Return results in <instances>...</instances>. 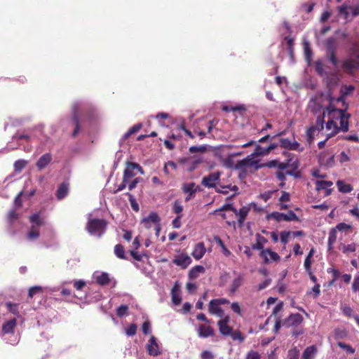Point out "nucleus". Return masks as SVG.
I'll return each instance as SVG.
<instances>
[{
  "label": "nucleus",
  "instance_id": "18",
  "mask_svg": "<svg viewBox=\"0 0 359 359\" xmlns=\"http://www.w3.org/2000/svg\"><path fill=\"white\" fill-rule=\"evenodd\" d=\"M198 334L201 338L212 337L215 334V330L210 325L201 324V325H199L198 328Z\"/></svg>",
  "mask_w": 359,
  "mask_h": 359
},
{
  "label": "nucleus",
  "instance_id": "11",
  "mask_svg": "<svg viewBox=\"0 0 359 359\" xmlns=\"http://www.w3.org/2000/svg\"><path fill=\"white\" fill-rule=\"evenodd\" d=\"M229 316H226L217 322L219 332L224 337L230 336L233 330L232 327L229 325Z\"/></svg>",
  "mask_w": 359,
  "mask_h": 359
},
{
  "label": "nucleus",
  "instance_id": "38",
  "mask_svg": "<svg viewBox=\"0 0 359 359\" xmlns=\"http://www.w3.org/2000/svg\"><path fill=\"white\" fill-rule=\"evenodd\" d=\"M325 46L326 48V53L336 52L337 50L336 39L334 37L328 38L325 42Z\"/></svg>",
  "mask_w": 359,
  "mask_h": 359
},
{
  "label": "nucleus",
  "instance_id": "43",
  "mask_svg": "<svg viewBox=\"0 0 359 359\" xmlns=\"http://www.w3.org/2000/svg\"><path fill=\"white\" fill-rule=\"evenodd\" d=\"M348 335V332L345 329L336 328L334 330V337L336 340L345 339Z\"/></svg>",
  "mask_w": 359,
  "mask_h": 359
},
{
  "label": "nucleus",
  "instance_id": "19",
  "mask_svg": "<svg viewBox=\"0 0 359 359\" xmlns=\"http://www.w3.org/2000/svg\"><path fill=\"white\" fill-rule=\"evenodd\" d=\"M208 311L211 314L216 315L221 318L224 316L223 309L215 299L210 302L208 305Z\"/></svg>",
  "mask_w": 359,
  "mask_h": 359
},
{
  "label": "nucleus",
  "instance_id": "12",
  "mask_svg": "<svg viewBox=\"0 0 359 359\" xmlns=\"http://www.w3.org/2000/svg\"><path fill=\"white\" fill-rule=\"evenodd\" d=\"M135 169L138 170V171L140 173H144L142 168L139 164L135 163L127 162V166L123 172V177L127 179L128 180H130L132 177L135 176V173L134 172V170Z\"/></svg>",
  "mask_w": 359,
  "mask_h": 359
},
{
  "label": "nucleus",
  "instance_id": "50",
  "mask_svg": "<svg viewBox=\"0 0 359 359\" xmlns=\"http://www.w3.org/2000/svg\"><path fill=\"white\" fill-rule=\"evenodd\" d=\"M316 131H317L316 127L311 126L307 129L306 133V140L309 144H311L313 141L314 137H315V133Z\"/></svg>",
  "mask_w": 359,
  "mask_h": 359
},
{
  "label": "nucleus",
  "instance_id": "42",
  "mask_svg": "<svg viewBox=\"0 0 359 359\" xmlns=\"http://www.w3.org/2000/svg\"><path fill=\"white\" fill-rule=\"evenodd\" d=\"M96 281L100 285H106L109 283L110 278L107 273H102L97 276Z\"/></svg>",
  "mask_w": 359,
  "mask_h": 359
},
{
  "label": "nucleus",
  "instance_id": "13",
  "mask_svg": "<svg viewBox=\"0 0 359 359\" xmlns=\"http://www.w3.org/2000/svg\"><path fill=\"white\" fill-rule=\"evenodd\" d=\"M259 256L263 259L264 264H268L271 262H278L280 257L276 252L272 251L269 248H266L264 251H261Z\"/></svg>",
  "mask_w": 359,
  "mask_h": 359
},
{
  "label": "nucleus",
  "instance_id": "3",
  "mask_svg": "<svg viewBox=\"0 0 359 359\" xmlns=\"http://www.w3.org/2000/svg\"><path fill=\"white\" fill-rule=\"evenodd\" d=\"M327 98L330 100V103L327 107H326L324 111L327 113V116L330 119L334 120L337 122V121H339V118L344 116V114L346 112L347 107H344V109H337L333 104L334 99L330 95H327Z\"/></svg>",
  "mask_w": 359,
  "mask_h": 359
},
{
  "label": "nucleus",
  "instance_id": "48",
  "mask_svg": "<svg viewBox=\"0 0 359 359\" xmlns=\"http://www.w3.org/2000/svg\"><path fill=\"white\" fill-rule=\"evenodd\" d=\"M340 250L344 254H348L350 252H353L356 250V244L354 243H352L348 244V245H342L341 247L340 248Z\"/></svg>",
  "mask_w": 359,
  "mask_h": 359
},
{
  "label": "nucleus",
  "instance_id": "16",
  "mask_svg": "<svg viewBox=\"0 0 359 359\" xmlns=\"http://www.w3.org/2000/svg\"><path fill=\"white\" fill-rule=\"evenodd\" d=\"M147 351L150 355L157 356L161 353L159 346L154 336H151L147 344Z\"/></svg>",
  "mask_w": 359,
  "mask_h": 359
},
{
  "label": "nucleus",
  "instance_id": "24",
  "mask_svg": "<svg viewBox=\"0 0 359 359\" xmlns=\"http://www.w3.org/2000/svg\"><path fill=\"white\" fill-rule=\"evenodd\" d=\"M351 115L346 112L339 118V126H338L339 131L344 133L348 132L349 130V118Z\"/></svg>",
  "mask_w": 359,
  "mask_h": 359
},
{
  "label": "nucleus",
  "instance_id": "4",
  "mask_svg": "<svg viewBox=\"0 0 359 359\" xmlns=\"http://www.w3.org/2000/svg\"><path fill=\"white\" fill-rule=\"evenodd\" d=\"M178 162L182 165H184L188 172H192L203 162V159L200 156H194L180 158Z\"/></svg>",
  "mask_w": 359,
  "mask_h": 359
},
{
  "label": "nucleus",
  "instance_id": "62",
  "mask_svg": "<svg viewBox=\"0 0 359 359\" xmlns=\"http://www.w3.org/2000/svg\"><path fill=\"white\" fill-rule=\"evenodd\" d=\"M19 217V214L15 210H11L8 214V220L12 224Z\"/></svg>",
  "mask_w": 359,
  "mask_h": 359
},
{
  "label": "nucleus",
  "instance_id": "26",
  "mask_svg": "<svg viewBox=\"0 0 359 359\" xmlns=\"http://www.w3.org/2000/svg\"><path fill=\"white\" fill-rule=\"evenodd\" d=\"M318 349L316 346L311 345L305 348L302 353V359H314L317 354Z\"/></svg>",
  "mask_w": 359,
  "mask_h": 359
},
{
  "label": "nucleus",
  "instance_id": "49",
  "mask_svg": "<svg viewBox=\"0 0 359 359\" xmlns=\"http://www.w3.org/2000/svg\"><path fill=\"white\" fill-rule=\"evenodd\" d=\"M291 172L287 171L286 172H284L283 170H278V171L276 172L275 175L276 178L281 182L280 186L283 187L285 185V176L286 175H290Z\"/></svg>",
  "mask_w": 359,
  "mask_h": 359
},
{
  "label": "nucleus",
  "instance_id": "15",
  "mask_svg": "<svg viewBox=\"0 0 359 359\" xmlns=\"http://www.w3.org/2000/svg\"><path fill=\"white\" fill-rule=\"evenodd\" d=\"M315 184L317 191L325 190V196H328L332 194L333 190L332 188L333 182L332 181L317 180Z\"/></svg>",
  "mask_w": 359,
  "mask_h": 359
},
{
  "label": "nucleus",
  "instance_id": "21",
  "mask_svg": "<svg viewBox=\"0 0 359 359\" xmlns=\"http://www.w3.org/2000/svg\"><path fill=\"white\" fill-rule=\"evenodd\" d=\"M51 160V154L50 153H46L39 158L36 165L39 170H41L50 163Z\"/></svg>",
  "mask_w": 359,
  "mask_h": 359
},
{
  "label": "nucleus",
  "instance_id": "27",
  "mask_svg": "<svg viewBox=\"0 0 359 359\" xmlns=\"http://www.w3.org/2000/svg\"><path fill=\"white\" fill-rule=\"evenodd\" d=\"M72 119V122H73V124L74 126V128L72 135L73 137H75L80 132V128H81L80 123H79V115L77 113L76 107H74V109Z\"/></svg>",
  "mask_w": 359,
  "mask_h": 359
},
{
  "label": "nucleus",
  "instance_id": "41",
  "mask_svg": "<svg viewBox=\"0 0 359 359\" xmlns=\"http://www.w3.org/2000/svg\"><path fill=\"white\" fill-rule=\"evenodd\" d=\"M114 254L121 259H128L125 255L124 247L121 244H117L114 247Z\"/></svg>",
  "mask_w": 359,
  "mask_h": 359
},
{
  "label": "nucleus",
  "instance_id": "35",
  "mask_svg": "<svg viewBox=\"0 0 359 359\" xmlns=\"http://www.w3.org/2000/svg\"><path fill=\"white\" fill-rule=\"evenodd\" d=\"M29 219L32 225H35L36 227H40L44 224L43 219L40 217L39 212H36L30 215Z\"/></svg>",
  "mask_w": 359,
  "mask_h": 359
},
{
  "label": "nucleus",
  "instance_id": "37",
  "mask_svg": "<svg viewBox=\"0 0 359 359\" xmlns=\"http://www.w3.org/2000/svg\"><path fill=\"white\" fill-rule=\"evenodd\" d=\"M40 236L39 229L35 225H32L29 232L27 234V238L32 241L37 239Z\"/></svg>",
  "mask_w": 359,
  "mask_h": 359
},
{
  "label": "nucleus",
  "instance_id": "64",
  "mask_svg": "<svg viewBox=\"0 0 359 359\" xmlns=\"http://www.w3.org/2000/svg\"><path fill=\"white\" fill-rule=\"evenodd\" d=\"M201 359H214L215 355L212 352L206 350V351H203L201 353Z\"/></svg>",
  "mask_w": 359,
  "mask_h": 359
},
{
  "label": "nucleus",
  "instance_id": "54",
  "mask_svg": "<svg viewBox=\"0 0 359 359\" xmlns=\"http://www.w3.org/2000/svg\"><path fill=\"white\" fill-rule=\"evenodd\" d=\"M189 151L191 154H194L196 152L203 153L207 151V147L206 145L191 146L189 147Z\"/></svg>",
  "mask_w": 359,
  "mask_h": 359
},
{
  "label": "nucleus",
  "instance_id": "8",
  "mask_svg": "<svg viewBox=\"0 0 359 359\" xmlns=\"http://www.w3.org/2000/svg\"><path fill=\"white\" fill-rule=\"evenodd\" d=\"M191 257L186 253H181L175 256L172 263L182 269H186L191 264Z\"/></svg>",
  "mask_w": 359,
  "mask_h": 359
},
{
  "label": "nucleus",
  "instance_id": "61",
  "mask_svg": "<svg viewBox=\"0 0 359 359\" xmlns=\"http://www.w3.org/2000/svg\"><path fill=\"white\" fill-rule=\"evenodd\" d=\"M292 232L289 231H283L280 232V241L284 245L287 244L288 243V239L290 236L291 235Z\"/></svg>",
  "mask_w": 359,
  "mask_h": 359
},
{
  "label": "nucleus",
  "instance_id": "39",
  "mask_svg": "<svg viewBox=\"0 0 359 359\" xmlns=\"http://www.w3.org/2000/svg\"><path fill=\"white\" fill-rule=\"evenodd\" d=\"M161 219L158 215L156 212H151L147 217L142 219V222H148L154 223L155 225L160 223Z\"/></svg>",
  "mask_w": 359,
  "mask_h": 359
},
{
  "label": "nucleus",
  "instance_id": "45",
  "mask_svg": "<svg viewBox=\"0 0 359 359\" xmlns=\"http://www.w3.org/2000/svg\"><path fill=\"white\" fill-rule=\"evenodd\" d=\"M142 127V123H137L132 126L125 134H124V139H128L130 135L137 133Z\"/></svg>",
  "mask_w": 359,
  "mask_h": 359
},
{
  "label": "nucleus",
  "instance_id": "30",
  "mask_svg": "<svg viewBox=\"0 0 359 359\" xmlns=\"http://www.w3.org/2000/svg\"><path fill=\"white\" fill-rule=\"evenodd\" d=\"M256 240L257 242L252 246V248L253 250H260V252L264 251V245L268 242V240L259 233L256 234Z\"/></svg>",
  "mask_w": 359,
  "mask_h": 359
},
{
  "label": "nucleus",
  "instance_id": "5",
  "mask_svg": "<svg viewBox=\"0 0 359 359\" xmlns=\"http://www.w3.org/2000/svg\"><path fill=\"white\" fill-rule=\"evenodd\" d=\"M254 157L255 156L251 154L245 158L238 161L235 165V168L245 170L247 168H255V169L262 168L259 161L255 160Z\"/></svg>",
  "mask_w": 359,
  "mask_h": 359
},
{
  "label": "nucleus",
  "instance_id": "47",
  "mask_svg": "<svg viewBox=\"0 0 359 359\" xmlns=\"http://www.w3.org/2000/svg\"><path fill=\"white\" fill-rule=\"evenodd\" d=\"M27 161L25 160H18L14 163V170L15 172H20L27 165Z\"/></svg>",
  "mask_w": 359,
  "mask_h": 359
},
{
  "label": "nucleus",
  "instance_id": "1",
  "mask_svg": "<svg viewBox=\"0 0 359 359\" xmlns=\"http://www.w3.org/2000/svg\"><path fill=\"white\" fill-rule=\"evenodd\" d=\"M107 225L104 219H90L87 223L86 229L91 235L100 237L105 232Z\"/></svg>",
  "mask_w": 359,
  "mask_h": 359
},
{
  "label": "nucleus",
  "instance_id": "44",
  "mask_svg": "<svg viewBox=\"0 0 359 359\" xmlns=\"http://www.w3.org/2000/svg\"><path fill=\"white\" fill-rule=\"evenodd\" d=\"M337 240V231L336 229H332L329 233L328 236V250H331L332 246Z\"/></svg>",
  "mask_w": 359,
  "mask_h": 359
},
{
  "label": "nucleus",
  "instance_id": "7",
  "mask_svg": "<svg viewBox=\"0 0 359 359\" xmlns=\"http://www.w3.org/2000/svg\"><path fill=\"white\" fill-rule=\"evenodd\" d=\"M270 217L273 218L277 222L281 221H299V217L297 215L292 211L290 210L287 214L279 212H273L270 215Z\"/></svg>",
  "mask_w": 359,
  "mask_h": 359
},
{
  "label": "nucleus",
  "instance_id": "33",
  "mask_svg": "<svg viewBox=\"0 0 359 359\" xmlns=\"http://www.w3.org/2000/svg\"><path fill=\"white\" fill-rule=\"evenodd\" d=\"M243 279V276L241 274H238V276L233 279L230 286V292L231 294H234L241 286Z\"/></svg>",
  "mask_w": 359,
  "mask_h": 359
},
{
  "label": "nucleus",
  "instance_id": "29",
  "mask_svg": "<svg viewBox=\"0 0 359 359\" xmlns=\"http://www.w3.org/2000/svg\"><path fill=\"white\" fill-rule=\"evenodd\" d=\"M172 301L175 305H179L182 302L180 289L178 285L175 284L171 290Z\"/></svg>",
  "mask_w": 359,
  "mask_h": 359
},
{
  "label": "nucleus",
  "instance_id": "40",
  "mask_svg": "<svg viewBox=\"0 0 359 359\" xmlns=\"http://www.w3.org/2000/svg\"><path fill=\"white\" fill-rule=\"evenodd\" d=\"M326 154L323 153L320 155V161L324 163L326 166L332 167L334 165V155L331 154L327 159Z\"/></svg>",
  "mask_w": 359,
  "mask_h": 359
},
{
  "label": "nucleus",
  "instance_id": "53",
  "mask_svg": "<svg viewBox=\"0 0 359 359\" xmlns=\"http://www.w3.org/2000/svg\"><path fill=\"white\" fill-rule=\"evenodd\" d=\"M232 339L236 341L238 340L240 342H243L245 340V337L242 334V333L239 330L231 331V334H230Z\"/></svg>",
  "mask_w": 359,
  "mask_h": 359
},
{
  "label": "nucleus",
  "instance_id": "25",
  "mask_svg": "<svg viewBox=\"0 0 359 359\" xmlns=\"http://www.w3.org/2000/svg\"><path fill=\"white\" fill-rule=\"evenodd\" d=\"M261 165H262V167H267L270 168H274L280 170H285L288 167L287 163L279 162L277 160L269 161L264 164H262Z\"/></svg>",
  "mask_w": 359,
  "mask_h": 359
},
{
  "label": "nucleus",
  "instance_id": "23",
  "mask_svg": "<svg viewBox=\"0 0 359 359\" xmlns=\"http://www.w3.org/2000/svg\"><path fill=\"white\" fill-rule=\"evenodd\" d=\"M69 184L67 182H62L56 191V197L58 200L65 198L69 193Z\"/></svg>",
  "mask_w": 359,
  "mask_h": 359
},
{
  "label": "nucleus",
  "instance_id": "34",
  "mask_svg": "<svg viewBox=\"0 0 359 359\" xmlns=\"http://www.w3.org/2000/svg\"><path fill=\"white\" fill-rule=\"evenodd\" d=\"M6 306L8 311L10 313H13V315L16 316L17 318H22V316L19 311V304H18L11 303V302H8L6 303Z\"/></svg>",
  "mask_w": 359,
  "mask_h": 359
},
{
  "label": "nucleus",
  "instance_id": "56",
  "mask_svg": "<svg viewBox=\"0 0 359 359\" xmlns=\"http://www.w3.org/2000/svg\"><path fill=\"white\" fill-rule=\"evenodd\" d=\"M337 346L349 353L353 354L355 353V349L349 344L339 341Z\"/></svg>",
  "mask_w": 359,
  "mask_h": 359
},
{
  "label": "nucleus",
  "instance_id": "32",
  "mask_svg": "<svg viewBox=\"0 0 359 359\" xmlns=\"http://www.w3.org/2000/svg\"><path fill=\"white\" fill-rule=\"evenodd\" d=\"M205 271V268L203 266L197 265L191 268L189 271V278L194 280L199 276V274Z\"/></svg>",
  "mask_w": 359,
  "mask_h": 359
},
{
  "label": "nucleus",
  "instance_id": "57",
  "mask_svg": "<svg viewBox=\"0 0 359 359\" xmlns=\"http://www.w3.org/2000/svg\"><path fill=\"white\" fill-rule=\"evenodd\" d=\"M183 210V206L181 205V203L179 201H175L172 204V211L176 213L177 215H182V212Z\"/></svg>",
  "mask_w": 359,
  "mask_h": 359
},
{
  "label": "nucleus",
  "instance_id": "10",
  "mask_svg": "<svg viewBox=\"0 0 359 359\" xmlns=\"http://www.w3.org/2000/svg\"><path fill=\"white\" fill-rule=\"evenodd\" d=\"M182 189L184 193L188 194L185 198V202H188L194 198L196 193L200 190L194 182L183 184Z\"/></svg>",
  "mask_w": 359,
  "mask_h": 359
},
{
  "label": "nucleus",
  "instance_id": "14",
  "mask_svg": "<svg viewBox=\"0 0 359 359\" xmlns=\"http://www.w3.org/2000/svg\"><path fill=\"white\" fill-rule=\"evenodd\" d=\"M278 147L276 144H271L267 147H262L256 144L254 152L252 154L255 157L264 156L270 153L271 151Z\"/></svg>",
  "mask_w": 359,
  "mask_h": 359
},
{
  "label": "nucleus",
  "instance_id": "59",
  "mask_svg": "<svg viewBox=\"0 0 359 359\" xmlns=\"http://www.w3.org/2000/svg\"><path fill=\"white\" fill-rule=\"evenodd\" d=\"M128 306L127 305L122 304L117 308L116 314L119 317H122L127 314L128 311Z\"/></svg>",
  "mask_w": 359,
  "mask_h": 359
},
{
  "label": "nucleus",
  "instance_id": "2",
  "mask_svg": "<svg viewBox=\"0 0 359 359\" xmlns=\"http://www.w3.org/2000/svg\"><path fill=\"white\" fill-rule=\"evenodd\" d=\"M338 11L339 15H342L346 20L350 21L354 17L359 15V4L352 6L345 2L338 8Z\"/></svg>",
  "mask_w": 359,
  "mask_h": 359
},
{
  "label": "nucleus",
  "instance_id": "60",
  "mask_svg": "<svg viewBox=\"0 0 359 359\" xmlns=\"http://www.w3.org/2000/svg\"><path fill=\"white\" fill-rule=\"evenodd\" d=\"M42 292V287L41 286H34L29 289L28 295L29 297L32 298L35 294Z\"/></svg>",
  "mask_w": 359,
  "mask_h": 359
},
{
  "label": "nucleus",
  "instance_id": "52",
  "mask_svg": "<svg viewBox=\"0 0 359 359\" xmlns=\"http://www.w3.org/2000/svg\"><path fill=\"white\" fill-rule=\"evenodd\" d=\"M226 210H230L233 212H237V210L233 206L232 204L227 203V204H225L223 206H222L220 208L215 210L214 211L213 214L216 215V214H217L218 212L226 211Z\"/></svg>",
  "mask_w": 359,
  "mask_h": 359
},
{
  "label": "nucleus",
  "instance_id": "17",
  "mask_svg": "<svg viewBox=\"0 0 359 359\" xmlns=\"http://www.w3.org/2000/svg\"><path fill=\"white\" fill-rule=\"evenodd\" d=\"M342 69L348 74H353L355 69L358 68V61L348 58L342 62Z\"/></svg>",
  "mask_w": 359,
  "mask_h": 359
},
{
  "label": "nucleus",
  "instance_id": "6",
  "mask_svg": "<svg viewBox=\"0 0 359 359\" xmlns=\"http://www.w3.org/2000/svg\"><path fill=\"white\" fill-rule=\"evenodd\" d=\"M221 174L222 173L219 171L210 172L202 179L201 184L207 188L215 187L219 181Z\"/></svg>",
  "mask_w": 359,
  "mask_h": 359
},
{
  "label": "nucleus",
  "instance_id": "28",
  "mask_svg": "<svg viewBox=\"0 0 359 359\" xmlns=\"http://www.w3.org/2000/svg\"><path fill=\"white\" fill-rule=\"evenodd\" d=\"M17 322L15 318H13L4 323L2 325V332L4 334H10L14 332Z\"/></svg>",
  "mask_w": 359,
  "mask_h": 359
},
{
  "label": "nucleus",
  "instance_id": "63",
  "mask_svg": "<svg viewBox=\"0 0 359 359\" xmlns=\"http://www.w3.org/2000/svg\"><path fill=\"white\" fill-rule=\"evenodd\" d=\"M130 254L135 260L138 261V262L142 261L143 257H147V255L146 254H144V253L139 254L135 250H130Z\"/></svg>",
  "mask_w": 359,
  "mask_h": 359
},
{
  "label": "nucleus",
  "instance_id": "9",
  "mask_svg": "<svg viewBox=\"0 0 359 359\" xmlns=\"http://www.w3.org/2000/svg\"><path fill=\"white\" fill-rule=\"evenodd\" d=\"M303 320L304 318L301 314L292 313L283 321L282 325L286 327H294L300 325Z\"/></svg>",
  "mask_w": 359,
  "mask_h": 359
},
{
  "label": "nucleus",
  "instance_id": "20",
  "mask_svg": "<svg viewBox=\"0 0 359 359\" xmlns=\"http://www.w3.org/2000/svg\"><path fill=\"white\" fill-rule=\"evenodd\" d=\"M206 249L203 242L197 243L194 248L191 255L196 259H201L205 254Z\"/></svg>",
  "mask_w": 359,
  "mask_h": 359
},
{
  "label": "nucleus",
  "instance_id": "36",
  "mask_svg": "<svg viewBox=\"0 0 359 359\" xmlns=\"http://www.w3.org/2000/svg\"><path fill=\"white\" fill-rule=\"evenodd\" d=\"M337 186L338 187L339 191L344 194L350 193L353 190V187L350 184H346L342 180H338L337 182Z\"/></svg>",
  "mask_w": 359,
  "mask_h": 359
},
{
  "label": "nucleus",
  "instance_id": "31",
  "mask_svg": "<svg viewBox=\"0 0 359 359\" xmlns=\"http://www.w3.org/2000/svg\"><path fill=\"white\" fill-rule=\"evenodd\" d=\"M326 128L328 130H331V133L327 134V138L333 137L339 132V128L337 122L330 118L326 123Z\"/></svg>",
  "mask_w": 359,
  "mask_h": 359
},
{
  "label": "nucleus",
  "instance_id": "51",
  "mask_svg": "<svg viewBox=\"0 0 359 359\" xmlns=\"http://www.w3.org/2000/svg\"><path fill=\"white\" fill-rule=\"evenodd\" d=\"M126 195L128 197L132 209L135 212H138L140 210L139 205L137 203L134 196L129 192L126 193Z\"/></svg>",
  "mask_w": 359,
  "mask_h": 359
},
{
  "label": "nucleus",
  "instance_id": "46",
  "mask_svg": "<svg viewBox=\"0 0 359 359\" xmlns=\"http://www.w3.org/2000/svg\"><path fill=\"white\" fill-rule=\"evenodd\" d=\"M325 116V111H323V114L319 115L316 121V125L312 127H316L318 131H320L324 128V119Z\"/></svg>",
  "mask_w": 359,
  "mask_h": 359
},
{
  "label": "nucleus",
  "instance_id": "22",
  "mask_svg": "<svg viewBox=\"0 0 359 359\" xmlns=\"http://www.w3.org/2000/svg\"><path fill=\"white\" fill-rule=\"evenodd\" d=\"M250 210V208L249 207L243 206L239 210H237V212H233L238 217V222L241 227L243 226L244 222Z\"/></svg>",
  "mask_w": 359,
  "mask_h": 359
},
{
  "label": "nucleus",
  "instance_id": "58",
  "mask_svg": "<svg viewBox=\"0 0 359 359\" xmlns=\"http://www.w3.org/2000/svg\"><path fill=\"white\" fill-rule=\"evenodd\" d=\"M315 68L317 73L320 75H324L325 74L324 69V64L320 60H317L315 62Z\"/></svg>",
  "mask_w": 359,
  "mask_h": 359
},
{
  "label": "nucleus",
  "instance_id": "55",
  "mask_svg": "<svg viewBox=\"0 0 359 359\" xmlns=\"http://www.w3.org/2000/svg\"><path fill=\"white\" fill-rule=\"evenodd\" d=\"M327 57L328 60L335 67L337 66L339 60L336 55V52H328L327 53Z\"/></svg>",
  "mask_w": 359,
  "mask_h": 359
}]
</instances>
